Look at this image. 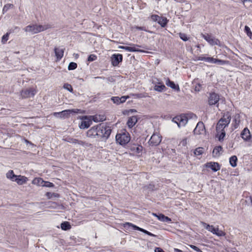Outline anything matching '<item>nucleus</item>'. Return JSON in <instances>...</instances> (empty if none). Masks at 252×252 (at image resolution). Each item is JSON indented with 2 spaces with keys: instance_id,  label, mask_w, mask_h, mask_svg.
Here are the masks:
<instances>
[{
  "instance_id": "f257e3e1",
  "label": "nucleus",
  "mask_w": 252,
  "mask_h": 252,
  "mask_svg": "<svg viewBox=\"0 0 252 252\" xmlns=\"http://www.w3.org/2000/svg\"><path fill=\"white\" fill-rule=\"evenodd\" d=\"M231 121V116L229 113L224 114L221 118L216 126L217 137L219 140L221 141L223 139L225 136V128L228 126Z\"/></svg>"
},
{
  "instance_id": "f03ea898",
  "label": "nucleus",
  "mask_w": 252,
  "mask_h": 252,
  "mask_svg": "<svg viewBox=\"0 0 252 252\" xmlns=\"http://www.w3.org/2000/svg\"><path fill=\"white\" fill-rule=\"evenodd\" d=\"M51 28L50 25H29L25 27L24 30L26 32H31L32 34L37 33L44 31Z\"/></svg>"
},
{
  "instance_id": "7ed1b4c3",
  "label": "nucleus",
  "mask_w": 252,
  "mask_h": 252,
  "mask_svg": "<svg viewBox=\"0 0 252 252\" xmlns=\"http://www.w3.org/2000/svg\"><path fill=\"white\" fill-rule=\"evenodd\" d=\"M72 113H82L83 112L81 109H72L63 110L60 112H54L53 115L55 117L61 119H64L68 118L70 116V114Z\"/></svg>"
},
{
  "instance_id": "20e7f679",
  "label": "nucleus",
  "mask_w": 252,
  "mask_h": 252,
  "mask_svg": "<svg viewBox=\"0 0 252 252\" xmlns=\"http://www.w3.org/2000/svg\"><path fill=\"white\" fill-rule=\"evenodd\" d=\"M98 137L107 138L111 132L110 127L104 124L97 125Z\"/></svg>"
},
{
  "instance_id": "39448f33",
  "label": "nucleus",
  "mask_w": 252,
  "mask_h": 252,
  "mask_svg": "<svg viewBox=\"0 0 252 252\" xmlns=\"http://www.w3.org/2000/svg\"><path fill=\"white\" fill-rule=\"evenodd\" d=\"M130 139V136L128 132H123L118 133L116 136L117 142L122 145H126L128 143Z\"/></svg>"
},
{
  "instance_id": "423d86ee",
  "label": "nucleus",
  "mask_w": 252,
  "mask_h": 252,
  "mask_svg": "<svg viewBox=\"0 0 252 252\" xmlns=\"http://www.w3.org/2000/svg\"><path fill=\"white\" fill-rule=\"evenodd\" d=\"M189 116V114H186L177 116L172 119V122L176 123L179 127L185 126L188 123Z\"/></svg>"
},
{
  "instance_id": "0eeeda50",
  "label": "nucleus",
  "mask_w": 252,
  "mask_h": 252,
  "mask_svg": "<svg viewBox=\"0 0 252 252\" xmlns=\"http://www.w3.org/2000/svg\"><path fill=\"white\" fill-rule=\"evenodd\" d=\"M82 121L80 124V128L84 129L88 128L92 123V121L90 116H83L81 118Z\"/></svg>"
},
{
  "instance_id": "6e6552de",
  "label": "nucleus",
  "mask_w": 252,
  "mask_h": 252,
  "mask_svg": "<svg viewBox=\"0 0 252 252\" xmlns=\"http://www.w3.org/2000/svg\"><path fill=\"white\" fill-rule=\"evenodd\" d=\"M201 36L205 40H206L210 45L212 46L218 45L220 43V41L218 39L213 37L209 34H202Z\"/></svg>"
},
{
  "instance_id": "1a4fd4ad",
  "label": "nucleus",
  "mask_w": 252,
  "mask_h": 252,
  "mask_svg": "<svg viewBox=\"0 0 252 252\" xmlns=\"http://www.w3.org/2000/svg\"><path fill=\"white\" fill-rule=\"evenodd\" d=\"M161 141V137L157 133H154L151 136L149 143L151 145H158Z\"/></svg>"
},
{
  "instance_id": "9d476101",
  "label": "nucleus",
  "mask_w": 252,
  "mask_h": 252,
  "mask_svg": "<svg viewBox=\"0 0 252 252\" xmlns=\"http://www.w3.org/2000/svg\"><path fill=\"white\" fill-rule=\"evenodd\" d=\"M193 132L194 134L196 135H201L205 133V128L202 122H199L197 123L193 130Z\"/></svg>"
},
{
  "instance_id": "9b49d317",
  "label": "nucleus",
  "mask_w": 252,
  "mask_h": 252,
  "mask_svg": "<svg viewBox=\"0 0 252 252\" xmlns=\"http://www.w3.org/2000/svg\"><path fill=\"white\" fill-rule=\"evenodd\" d=\"M130 45H131L132 46L128 47V46H119V48L125 49L129 52H144V51L143 50H140L137 48V47H140L139 45H137V44H130Z\"/></svg>"
},
{
  "instance_id": "f8f14e48",
  "label": "nucleus",
  "mask_w": 252,
  "mask_h": 252,
  "mask_svg": "<svg viewBox=\"0 0 252 252\" xmlns=\"http://www.w3.org/2000/svg\"><path fill=\"white\" fill-rule=\"evenodd\" d=\"M124 226L125 227H126V226H131L134 229H135V230H139L140 231H141L149 236H156L155 235L152 234V233L147 231L146 230H145L142 228H140L131 223H130V222H126L124 224Z\"/></svg>"
},
{
  "instance_id": "ddd939ff",
  "label": "nucleus",
  "mask_w": 252,
  "mask_h": 252,
  "mask_svg": "<svg viewBox=\"0 0 252 252\" xmlns=\"http://www.w3.org/2000/svg\"><path fill=\"white\" fill-rule=\"evenodd\" d=\"M35 94L34 90L32 89H26L23 90L21 93L22 98H25L33 96Z\"/></svg>"
},
{
  "instance_id": "4468645a",
  "label": "nucleus",
  "mask_w": 252,
  "mask_h": 252,
  "mask_svg": "<svg viewBox=\"0 0 252 252\" xmlns=\"http://www.w3.org/2000/svg\"><path fill=\"white\" fill-rule=\"evenodd\" d=\"M97 131V126H93L87 131V136L90 138H99Z\"/></svg>"
},
{
  "instance_id": "2eb2a0df",
  "label": "nucleus",
  "mask_w": 252,
  "mask_h": 252,
  "mask_svg": "<svg viewBox=\"0 0 252 252\" xmlns=\"http://www.w3.org/2000/svg\"><path fill=\"white\" fill-rule=\"evenodd\" d=\"M219 99L220 96L218 94L215 93H212L209 97V104L211 105H215L219 101Z\"/></svg>"
},
{
  "instance_id": "dca6fc26",
  "label": "nucleus",
  "mask_w": 252,
  "mask_h": 252,
  "mask_svg": "<svg viewBox=\"0 0 252 252\" xmlns=\"http://www.w3.org/2000/svg\"><path fill=\"white\" fill-rule=\"evenodd\" d=\"M122 60L123 56L121 54H114L111 57L112 64L113 66H117Z\"/></svg>"
},
{
  "instance_id": "f3484780",
  "label": "nucleus",
  "mask_w": 252,
  "mask_h": 252,
  "mask_svg": "<svg viewBox=\"0 0 252 252\" xmlns=\"http://www.w3.org/2000/svg\"><path fill=\"white\" fill-rule=\"evenodd\" d=\"M206 168H211L213 171L216 172L220 169V165L218 162H207L205 165Z\"/></svg>"
},
{
  "instance_id": "a211bd4d",
  "label": "nucleus",
  "mask_w": 252,
  "mask_h": 252,
  "mask_svg": "<svg viewBox=\"0 0 252 252\" xmlns=\"http://www.w3.org/2000/svg\"><path fill=\"white\" fill-rule=\"evenodd\" d=\"M128 97V96H123L121 97L118 96H113L111 97V99L114 103L118 105L125 102Z\"/></svg>"
},
{
  "instance_id": "6ab92c4d",
  "label": "nucleus",
  "mask_w": 252,
  "mask_h": 252,
  "mask_svg": "<svg viewBox=\"0 0 252 252\" xmlns=\"http://www.w3.org/2000/svg\"><path fill=\"white\" fill-rule=\"evenodd\" d=\"M28 178L24 176L17 175L14 182H16L19 185H22L27 183Z\"/></svg>"
},
{
  "instance_id": "aec40b11",
  "label": "nucleus",
  "mask_w": 252,
  "mask_h": 252,
  "mask_svg": "<svg viewBox=\"0 0 252 252\" xmlns=\"http://www.w3.org/2000/svg\"><path fill=\"white\" fill-rule=\"evenodd\" d=\"M241 137L245 141H248L250 139L251 135L250 130L248 128H245L241 132Z\"/></svg>"
},
{
  "instance_id": "412c9836",
  "label": "nucleus",
  "mask_w": 252,
  "mask_h": 252,
  "mask_svg": "<svg viewBox=\"0 0 252 252\" xmlns=\"http://www.w3.org/2000/svg\"><path fill=\"white\" fill-rule=\"evenodd\" d=\"M55 55L58 60H60L63 56L64 49L61 48H55Z\"/></svg>"
},
{
  "instance_id": "4be33fe9",
  "label": "nucleus",
  "mask_w": 252,
  "mask_h": 252,
  "mask_svg": "<svg viewBox=\"0 0 252 252\" xmlns=\"http://www.w3.org/2000/svg\"><path fill=\"white\" fill-rule=\"evenodd\" d=\"M153 215L156 217L159 220L162 221L163 222H170L171 221V220L170 218L168 217L165 216L163 214H159L157 215L155 213H153Z\"/></svg>"
},
{
  "instance_id": "5701e85b",
  "label": "nucleus",
  "mask_w": 252,
  "mask_h": 252,
  "mask_svg": "<svg viewBox=\"0 0 252 252\" xmlns=\"http://www.w3.org/2000/svg\"><path fill=\"white\" fill-rule=\"evenodd\" d=\"M92 121L95 122H103L105 120L106 118L103 115H95L94 116H90Z\"/></svg>"
},
{
  "instance_id": "b1692460",
  "label": "nucleus",
  "mask_w": 252,
  "mask_h": 252,
  "mask_svg": "<svg viewBox=\"0 0 252 252\" xmlns=\"http://www.w3.org/2000/svg\"><path fill=\"white\" fill-rule=\"evenodd\" d=\"M137 122L136 116H132L128 118L127 125L130 128L132 127Z\"/></svg>"
},
{
  "instance_id": "393cba45",
  "label": "nucleus",
  "mask_w": 252,
  "mask_h": 252,
  "mask_svg": "<svg viewBox=\"0 0 252 252\" xmlns=\"http://www.w3.org/2000/svg\"><path fill=\"white\" fill-rule=\"evenodd\" d=\"M166 89L165 85L162 83H159V85L155 84L154 90L158 92H161Z\"/></svg>"
},
{
  "instance_id": "a878e982",
  "label": "nucleus",
  "mask_w": 252,
  "mask_h": 252,
  "mask_svg": "<svg viewBox=\"0 0 252 252\" xmlns=\"http://www.w3.org/2000/svg\"><path fill=\"white\" fill-rule=\"evenodd\" d=\"M222 150L221 146L216 147L213 151V156L214 157H219L220 155V152Z\"/></svg>"
},
{
  "instance_id": "bb28decb",
  "label": "nucleus",
  "mask_w": 252,
  "mask_h": 252,
  "mask_svg": "<svg viewBox=\"0 0 252 252\" xmlns=\"http://www.w3.org/2000/svg\"><path fill=\"white\" fill-rule=\"evenodd\" d=\"M17 176L14 174L13 171L12 170H9L6 174V178L12 182H14Z\"/></svg>"
},
{
  "instance_id": "cd10ccee",
  "label": "nucleus",
  "mask_w": 252,
  "mask_h": 252,
  "mask_svg": "<svg viewBox=\"0 0 252 252\" xmlns=\"http://www.w3.org/2000/svg\"><path fill=\"white\" fill-rule=\"evenodd\" d=\"M165 84L167 86L170 87L173 89H176L177 87L178 90L179 89V87L177 86L173 81H170L168 78H165Z\"/></svg>"
},
{
  "instance_id": "c85d7f7f",
  "label": "nucleus",
  "mask_w": 252,
  "mask_h": 252,
  "mask_svg": "<svg viewBox=\"0 0 252 252\" xmlns=\"http://www.w3.org/2000/svg\"><path fill=\"white\" fill-rule=\"evenodd\" d=\"M168 20L166 17H159L158 23L162 27H164L167 24Z\"/></svg>"
},
{
  "instance_id": "c756f323",
  "label": "nucleus",
  "mask_w": 252,
  "mask_h": 252,
  "mask_svg": "<svg viewBox=\"0 0 252 252\" xmlns=\"http://www.w3.org/2000/svg\"><path fill=\"white\" fill-rule=\"evenodd\" d=\"M44 181L40 178H35L32 181V184L37 186H43Z\"/></svg>"
},
{
  "instance_id": "7c9ffc66",
  "label": "nucleus",
  "mask_w": 252,
  "mask_h": 252,
  "mask_svg": "<svg viewBox=\"0 0 252 252\" xmlns=\"http://www.w3.org/2000/svg\"><path fill=\"white\" fill-rule=\"evenodd\" d=\"M237 158L236 156H233L229 158V163L230 165L234 167L237 166Z\"/></svg>"
},
{
  "instance_id": "2f4dec72",
  "label": "nucleus",
  "mask_w": 252,
  "mask_h": 252,
  "mask_svg": "<svg viewBox=\"0 0 252 252\" xmlns=\"http://www.w3.org/2000/svg\"><path fill=\"white\" fill-rule=\"evenodd\" d=\"M61 227L63 230H67L70 229L71 226L68 222L65 221L61 223Z\"/></svg>"
},
{
  "instance_id": "473e14b6",
  "label": "nucleus",
  "mask_w": 252,
  "mask_h": 252,
  "mask_svg": "<svg viewBox=\"0 0 252 252\" xmlns=\"http://www.w3.org/2000/svg\"><path fill=\"white\" fill-rule=\"evenodd\" d=\"M215 231L216 233H215L214 234L218 236H224L226 234L224 231L219 229L218 226L217 227H215Z\"/></svg>"
},
{
  "instance_id": "72a5a7b5",
  "label": "nucleus",
  "mask_w": 252,
  "mask_h": 252,
  "mask_svg": "<svg viewBox=\"0 0 252 252\" xmlns=\"http://www.w3.org/2000/svg\"><path fill=\"white\" fill-rule=\"evenodd\" d=\"M204 152V148L202 147H198L196 148L194 151V154L196 156H200L202 155Z\"/></svg>"
},
{
  "instance_id": "f704fd0d",
  "label": "nucleus",
  "mask_w": 252,
  "mask_h": 252,
  "mask_svg": "<svg viewBox=\"0 0 252 252\" xmlns=\"http://www.w3.org/2000/svg\"><path fill=\"white\" fill-rule=\"evenodd\" d=\"M200 60L209 63H215L216 59L212 57H204Z\"/></svg>"
},
{
  "instance_id": "c9c22d12",
  "label": "nucleus",
  "mask_w": 252,
  "mask_h": 252,
  "mask_svg": "<svg viewBox=\"0 0 252 252\" xmlns=\"http://www.w3.org/2000/svg\"><path fill=\"white\" fill-rule=\"evenodd\" d=\"M245 31L246 32L247 35L249 36L250 38H252V32L251 31L250 28L248 26H246L245 27Z\"/></svg>"
},
{
  "instance_id": "e433bc0d",
  "label": "nucleus",
  "mask_w": 252,
  "mask_h": 252,
  "mask_svg": "<svg viewBox=\"0 0 252 252\" xmlns=\"http://www.w3.org/2000/svg\"><path fill=\"white\" fill-rule=\"evenodd\" d=\"M77 64L75 63L71 62L69 64L68 66V70H73L75 69L77 67Z\"/></svg>"
},
{
  "instance_id": "4c0bfd02",
  "label": "nucleus",
  "mask_w": 252,
  "mask_h": 252,
  "mask_svg": "<svg viewBox=\"0 0 252 252\" xmlns=\"http://www.w3.org/2000/svg\"><path fill=\"white\" fill-rule=\"evenodd\" d=\"M63 88L69 91L70 92H72L73 91L72 86L70 84L67 83H66L63 85Z\"/></svg>"
},
{
  "instance_id": "58836bf2",
  "label": "nucleus",
  "mask_w": 252,
  "mask_h": 252,
  "mask_svg": "<svg viewBox=\"0 0 252 252\" xmlns=\"http://www.w3.org/2000/svg\"><path fill=\"white\" fill-rule=\"evenodd\" d=\"M8 36L9 33H6L5 34L3 35L2 39H1V42L3 44H4L8 39Z\"/></svg>"
},
{
  "instance_id": "ea45409f",
  "label": "nucleus",
  "mask_w": 252,
  "mask_h": 252,
  "mask_svg": "<svg viewBox=\"0 0 252 252\" xmlns=\"http://www.w3.org/2000/svg\"><path fill=\"white\" fill-rule=\"evenodd\" d=\"M201 223L202 224L203 226L209 231H210V229L211 228V227L212 226V225H209L206 223V222L203 221L201 222Z\"/></svg>"
},
{
  "instance_id": "a19ab883",
  "label": "nucleus",
  "mask_w": 252,
  "mask_h": 252,
  "mask_svg": "<svg viewBox=\"0 0 252 252\" xmlns=\"http://www.w3.org/2000/svg\"><path fill=\"white\" fill-rule=\"evenodd\" d=\"M226 63H227V62L225 61L216 59L214 63L222 65V64H224Z\"/></svg>"
},
{
  "instance_id": "79ce46f5",
  "label": "nucleus",
  "mask_w": 252,
  "mask_h": 252,
  "mask_svg": "<svg viewBox=\"0 0 252 252\" xmlns=\"http://www.w3.org/2000/svg\"><path fill=\"white\" fill-rule=\"evenodd\" d=\"M96 59H97V57L95 55L91 54L89 56V57L88 58V61L89 62H92V61H95Z\"/></svg>"
},
{
  "instance_id": "37998d69",
  "label": "nucleus",
  "mask_w": 252,
  "mask_h": 252,
  "mask_svg": "<svg viewBox=\"0 0 252 252\" xmlns=\"http://www.w3.org/2000/svg\"><path fill=\"white\" fill-rule=\"evenodd\" d=\"M180 38L184 41H187L188 40V38L187 37L186 34L184 33H180Z\"/></svg>"
},
{
  "instance_id": "c03bdc74",
  "label": "nucleus",
  "mask_w": 252,
  "mask_h": 252,
  "mask_svg": "<svg viewBox=\"0 0 252 252\" xmlns=\"http://www.w3.org/2000/svg\"><path fill=\"white\" fill-rule=\"evenodd\" d=\"M43 187H54V185L53 183L49 182H44Z\"/></svg>"
},
{
  "instance_id": "a18cd8bd",
  "label": "nucleus",
  "mask_w": 252,
  "mask_h": 252,
  "mask_svg": "<svg viewBox=\"0 0 252 252\" xmlns=\"http://www.w3.org/2000/svg\"><path fill=\"white\" fill-rule=\"evenodd\" d=\"M160 16L157 15H152L151 16V19L152 20L155 22H158V20H159V18Z\"/></svg>"
},
{
  "instance_id": "49530a36",
  "label": "nucleus",
  "mask_w": 252,
  "mask_h": 252,
  "mask_svg": "<svg viewBox=\"0 0 252 252\" xmlns=\"http://www.w3.org/2000/svg\"><path fill=\"white\" fill-rule=\"evenodd\" d=\"M189 247H190V248H191V249H192L193 250H194L196 252H202V251L198 248L196 247L195 246H194V245H190Z\"/></svg>"
},
{
  "instance_id": "de8ad7c7",
  "label": "nucleus",
  "mask_w": 252,
  "mask_h": 252,
  "mask_svg": "<svg viewBox=\"0 0 252 252\" xmlns=\"http://www.w3.org/2000/svg\"><path fill=\"white\" fill-rule=\"evenodd\" d=\"M142 149H143V147H142V146H138V147H136V148H135V151H136L137 153H140V152H142ZM134 150H135V149H134Z\"/></svg>"
},
{
  "instance_id": "09e8293b",
  "label": "nucleus",
  "mask_w": 252,
  "mask_h": 252,
  "mask_svg": "<svg viewBox=\"0 0 252 252\" xmlns=\"http://www.w3.org/2000/svg\"><path fill=\"white\" fill-rule=\"evenodd\" d=\"M13 5L12 4H8V5H5L4 6L3 8V12H6L8 10V9L11 7V6H12Z\"/></svg>"
},
{
  "instance_id": "8fccbe9b",
  "label": "nucleus",
  "mask_w": 252,
  "mask_h": 252,
  "mask_svg": "<svg viewBox=\"0 0 252 252\" xmlns=\"http://www.w3.org/2000/svg\"><path fill=\"white\" fill-rule=\"evenodd\" d=\"M71 142L73 143H78L79 144H83V142L82 141H78V140H76V139H72Z\"/></svg>"
},
{
  "instance_id": "3c124183",
  "label": "nucleus",
  "mask_w": 252,
  "mask_h": 252,
  "mask_svg": "<svg viewBox=\"0 0 252 252\" xmlns=\"http://www.w3.org/2000/svg\"><path fill=\"white\" fill-rule=\"evenodd\" d=\"M201 88V85L199 84H197L194 88V90L195 91H200Z\"/></svg>"
},
{
  "instance_id": "603ef678",
  "label": "nucleus",
  "mask_w": 252,
  "mask_h": 252,
  "mask_svg": "<svg viewBox=\"0 0 252 252\" xmlns=\"http://www.w3.org/2000/svg\"><path fill=\"white\" fill-rule=\"evenodd\" d=\"M209 231L214 234L215 233H216V231H215V227L213 225H212V226L211 227V228L210 229Z\"/></svg>"
},
{
  "instance_id": "864d4df0",
  "label": "nucleus",
  "mask_w": 252,
  "mask_h": 252,
  "mask_svg": "<svg viewBox=\"0 0 252 252\" xmlns=\"http://www.w3.org/2000/svg\"><path fill=\"white\" fill-rule=\"evenodd\" d=\"M155 252H164L160 248H156L155 250Z\"/></svg>"
},
{
  "instance_id": "5fc2aeb1",
  "label": "nucleus",
  "mask_w": 252,
  "mask_h": 252,
  "mask_svg": "<svg viewBox=\"0 0 252 252\" xmlns=\"http://www.w3.org/2000/svg\"><path fill=\"white\" fill-rule=\"evenodd\" d=\"M135 28L137 30H142V31H147L146 30V29L144 28V27H138V26H136L135 27Z\"/></svg>"
},
{
  "instance_id": "6e6d98bb",
  "label": "nucleus",
  "mask_w": 252,
  "mask_h": 252,
  "mask_svg": "<svg viewBox=\"0 0 252 252\" xmlns=\"http://www.w3.org/2000/svg\"><path fill=\"white\" fill-rule=\"evenodd\" d=\"M187 139L185 138V139H184L181 142V143L182 144V145L183 146H185L186 144H187Z\"/></svg>"
},
{
  "instance_id": "4d7b16f0",
  "label": "nucleus",
  "mask_w": 252,
  "mask_h": 252,
  "mask_svg": "<svg viewBox=\"0 0 252 252\" xmlns=\"http://www.w3.org/2000/svg\"><path fill=\"white\" fill-rule=\"evenodd\" d=\"M174 251L176 252H182V251L179 249H175Z\"/></svg>"
},
{
  "instance_id": "13d9d810",
  "label": "nucleus",
  "mask_w": 252,
  "mask_h": 252,
  "mask_svg": "<svg viewBox=\"0 0 252 252\" xmlns=\"http://www.w3.org/2000/svg\"><path fill=\"white\" fill-rule=\"evenodd\" d=\"M245 1H250L252 3V0H244L243 1L244 3Z\"/></svg>"
},
{
  "instance_id": "bf43d9fd",
  "label": "nucleus",
  "mask_w": 252,
  "mask_h": 252,
  "mask_svg": "<svg viewBox=\"0 0 252 252\" xmlns=\"http://www.w3.org/2000/svg\"><path fill=\"white\" fill-rule=\"evenodd\" d=\"M159 83H161V82H159V81H158V82H155V84L159 85Z\"/></svg>"
},
{
  "instance_id": "052dcab7",
  "label": "nucleus",
  "mask_w": 252,
  "mask_h": 252,
  "mask_svg": "<svg viewBox=\"0 0 252 252\" xmlns=\"http://www.w3.org/2000/svg\"><path fill=\"white\" fill-rule=\"evenodd\" d=\"M130 111H132V112H135L136 111L135 110H133V109H131V110H130Z\"/></svg>"
},
{
  "instance_id": "680f3d73",
  "label": "nucleus",
  "mask_w": 252,
  "mask_h": 252,
  "mask_svg": "<svg viewBox=\"0 0 252 252\" xmlns=\"http://www.w3.org/2000/svg\"><path fill=\"white\" fill-rule=\"evenodd\" d=\"M25 142L26 143H30V142L28 140H25Z\"/></svg>"
},
{
  "instance_id": "e2e57ef3",
  "label": "nucleus",
  "mask_w": 252,
  "mask_h": 252,
  "mask_svg": "<svg viewBox=\"0 0 252 252\" xmlns=\"http://www.w3.org/2000/svg\"><path fill=\"white\" fill-rule=\"evenodd\" d=\"M235 120L236 121V123H237V122H238V120H237L236 119H235Z\"/></svg>"
},
{
  "instance_id": "0e129e2a",
  "label": "nucleus",
  "mask_w": 252,
  "mask_h": 252,
  "mask_svg": "<svg viewBox=\"0 0 252 252\" xmlns=\"http://www.w3.org/2000/svg\"><path fill=\"white\" fill-rule=\"evenodd\" d=\"M191 115L193 116L194 117H196V116L193 114H191Z\"/></svg>"
},
{
  "instance_id": "69168bd1",
  "label": "nucleus",
  "mask_w": 252,
  "mask_h": 252,
  "mask_svg": "<svg viewBox=\"0 0 252 252\" xmlns=\"http://www.w3.org/2000/svg\"><path fill=\"white\" fill-rule=\"evenodd\" d=\"M240 122V120H238V124H239Z\"/></svg>"
}]
</instances>
